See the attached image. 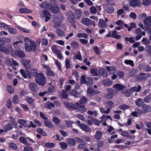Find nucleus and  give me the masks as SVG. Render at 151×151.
<instances>
[{
  "label": "nucleus",
  "mask_w": 151,
  "mask_h": 151,
  "mask_svg": "<svg viewBox=\"0 0 151 151\" xmlns=\"http://www.w3.org/2000/svg\"><path fill=\"white\" fill-rule=\"evenodd\" d=\"M25 49L27 52L35 51L37 49V44L36 42L28 37H25L24 39Z\"/></svg>",
  "instance_id": "obj_1"
},
{
  "label": "nucleus",
  "mask_w": 151,
  "mask_h": 151,
  "mask_svg": "<svg viewBox=\"0 0 151 151\" xmlns=\"http://www.w3.org/2000/svg\"><path fill=\"white\" fill-rule=\"evenodd\" d=\"M63 19L62 15L61 14H60L59 17L55 18L54 20V24L53 25V27L56 29V34L60 37L64 36L65 35V32L63 30L58 29L60 27L61 23Z\"/></svg>",
  "instance_id": "obj_2"
},
{
  "label": "nucleus",
  "mask_w": 151,
  "mask_h": 151,
  "mask_svg": "<svg viewBox=\"0 0 151 151\" xmlns=\"http://www.w3.org/2000/svg\"><path fill=\"white\" fill-rule=\"evenodd\" d=\"M35 81L38 84L43 86L46 84L45 77L43 73H40L35 78Z\"/></svg>",
  "instance_id": "obj_3"
},
{
  "label": "nucleus",
  "mask_w": 151,
  "mask_h": 151,
  "mask_svg": "<svg viewBox=\"0 0 151 151\" xmlns=\"http://www.w3.org/2000/svg\"><path fill=\"white\" fill-rule=\"evenodd\" d=\"M0 50L6 54H9L13 51L12 47L9 45L0 47Z\"/></svg>",
  "instance_id": "obj_4"
},
{
  "label": "nucleus",
  "mask_w": 151,
  "mask_h": 151,
  "mask_svg": "<svg viewBox=\"0 0 151 151\" xmlns=\"http://www.w3.org/2000/svg\"><path fill=\"white\" fill-rule=\"evenodd\" d=\"M81 82L82 83L86 84L88 86H90L93 84V81L92 79L89 77L85 79L83 76H82L81 79Z\"/></svg>",
  "instance_id": "obj_5"
},
{
  "label": "nucleus",
  "mask_w": 151,
  "mask_h": 151,
  "mask_svg": "<svg viewBox=\"0 0 151 151\" xmlns=\"http://www.w3.org/2000/svg\"><path fill=\"white\" fill-rule=\"evenodd\" d=\"M81 22L84 24L88 26H91L94 22L91 20L86 17H85L82 19L81 20Z\"/></svg>",
  "instance_id": "obj_6"
},
{
  "label": "nucleus",
  "mask_w": 151,
  "mask_h": 151,
  "mask_svg": "<svg viewBox=\"0 0 151 151\" xmlns=\"http://www.w3.org/2000/svg\"><path fill=\"white\" fill-rule=\"evenodd\" d=\"M76 109H77V111L80 113H83L85 111L86 109L85 108L81 103L77 102L76 103Z\"/></svg>",
  "instance_id": "obj_7"
},
{
  "label": "nucleus",
  "mask_w": 151,
  "mask_h": 151,
  "mask_svg": "<svg viewBox=\"0 0 151 151\" xmlns=\"http://www.w3.org/2000/svg\"><path fill=\"white\" fill-rule=\"evenodd\" d=\"M78 126L83 131L86 132H89L91 131V129L86 125L83 124H79Z\"/></svg>",
  "instance_id": "obj_8"
},
{
  "label": "nucleus",
  "mask_w": 151,
  "mask_h": 151,
  "mask_svg": "<svg viewBox=\"0 0 151 151\" xmlns=\"http://www.w3.org/2000/svg\"><path fill=\"white\" fill-rule=\"evenodd\" d=\"M64 106L69 109H76V104L69 103L67 101H64Z\"/></svg>",
  "instance_id": "obj_9"
},
{
  "label": "nucleus",
  "mask_w": 151,
  "mask_h": 151,
  "mask_svg": "<svg viewBox=\"0 0 151 151\" xmlns=\"http://www.w3.org/2000/svg\"><path fill=\"white\" fill-rule=\"evenodd\" d=\"M87 93L90 96L94 95L100 93V91L97 90H94L93 88H89L87 90Z\"/></svg>",
  "instance_id": "obj_10"
},
{
  "label": "nucleus",
  "mask_w": 151,
  "mask_h": 151,
  "mask_svg": "<svg viewBox=\"0 0 151 151\" xmlns=\"http://www.w3.org/2000/svg\"><path fill=\"white\" fill-rule=\"evenodd\" d=\"M44 68L47 71V75L49 76H54L55 74L52 71L51 69L49 67L45 65L44 64H42Z\"/></svg>",
  "instance_id": "obj_11"
},
{
  "label": "nucleus",
  "mask_w": 151,
  "mask_h": 151,
  "mask_svg": "<svg viewBox=\"0 0 151 151\" xmlns=\"http://www.w3.org/2000/svg\"><path fill=\"white\" fill-rule=\"evenodd\" d=\"M40 6L44 9H50L52 6V5L49 2H45L40 5Z\"/></svg>",
  "instance_id": "obj_12"
},
{
  "label": "nucleus",
  "mask_w": 151,
  "mask_h": 151,
  "mask_svg": "<svg viewBox=\"0 0 151 151\" xmlns=\"http://www.w3.org/2000/svg\"><path fill=\"white\" fill-rule=\"evenodd\" d=\"M20 70L22 75L24 78H27L28 77H30V74L29 71L27 70L24 71L22 69H20Z\"/></svg>",
  "instance_id": "obj_13"
},
{
  "label": "nucleus",
  "mask_w": 151,
  "mask_h": 151,
  "mask_svg": "<svg viewBox=\"0 0 151 151\" xmlns=\"http://www.w3.org/2000/svg\"><path fill=\"white\" fill-rule=\"evenodd\" d=\"M129 2L130 5L132 7L138 6L140 4V2L137 0H131Z\"/></svg>",
  "instance_id": "obj_14"
},
{
  "label": "nucleus",
  "mask_w": 151,
  "mask_h": 151,
  "mask_svg": "<svg viewBox=\"0 0 151 151\" xmlns=\"http://www.w3.org/2000/svg\"><path fill=\"white\" fill-rule=\"evenodd\" d=\"M122 94H124L127 97H129L133 94L130 88L129 89L124 90L122 91Z\"/></svg>",
  "instance_id": "obj_15"
},
{
  "label": "nucleus",
  "mask_w": 151,
  "mask_h": 151,
  "mask_svg": "<svg viewBox=\"0 0 151 151\" xmlns=\"http://www.w3.org/2000/svg\"><path fill=\"white\" fill-rule=\"evenodd\" d=\"M103 136V133L100 131H97L94 136V138L96 140H100Z\"/></svg>",
  "instance_id": "obj_16"
},
{
  "label": "nucleus",
  "mask_w": 151,
  "mask_h": 151,
  "mask_svg": "<svg viewBox=\"0 0 151 151\" xmlns=\"http://www.w3.org/2000/svg\"><path fill=\"white\" fill-rule=\"evenodd\" d=\"M98 73L99 75L104 77H106L108 74L106 70L104 68H101L98 70Z\"/></svg>",
  "instance_id": "obj_17"
},
{
  "label": "nucleus",
  "mask_w": 151,
  "mask_h": 151,
  "mask_svg": "<svg viewBox=\"0 0 151 151\" xmlns=\"http://www.w3.org/2000/svg\"><path fill=\"white\" fill-rule=\"evenodd\" d=\"M15 55L21 58H24L25 57V55L24 52L21 50H16L15 52Z\"/></svg>",
  "instance_id": "obj_18"
},
{
  "label": "nucleus",
  "mask_w": 151,
  "mask_h": 151,
  "mask_svg": "<svg viewBox=\"0 0 151 151\" xmlns=\"http://www.w3.org/2000/svg\"><path fill=\"white\" fill-rule=\"evenodd\" d=\"M30 61L29 60H24L22 62L23 64L24 67L27 69H28L31 67V65L30 64Z\"/></svg>",
  "instance_id": "obj_19"
},
{
  "label": "nucleus",
  "mask_w": 151,
  "mask_h": 151,
  "mask_svg": "<svg viewBox=\"0 0 151 151\" xmlns=\"http://www.w3.org/2000/svg\"><path fill=\"white\" fill-rule=\"evenodd\" d=\"M107 70L111 74H113L116 71V68L114 66H112L109 67L107 66L106 67Z\"/></svg>",
  "instance_id": "obj_20"
},
{
  "label": "nucleus",
  "mask_w": 151,
  "mask_h": 151,
  "mask_svg": "<svg viewBox=\"0 0 151 151\" xmlns=\"http://www.w3.org/2000/svg\"><path fill=\"white\" fill-rule=\"evenodd\" d=\"M68 19L69 22L72 24H73L75 22V18L73 13L71 12L70 14L68 15Z\"/></svg>",
  "instance_id": "obj_21"
},
{
  "label": "nucleus",
  "mask_w": 151,
  "mask_h": 151,
  "mask_svg": "<svg viewBox=\"0 0 151 151\" xmlns=\"http://www.w3.org/2000/svg\"><path fill=\"white\" fill-rule=\"evenodd\" d=\"M144 24L145 25L151 26V17H147L144 21Z\"/></svg>",
  "instance_id": "obj_22"
},
{
  "label": "nucleus",
  "mask_w": 151,
  "mask_h": 151,
  "mask_svg": "<svg viewBox=\"0 0 151 151\" xmlns=\"http://www.w3.org/2000/svg\"><path fill=\"white\" fill-rule=\"evenodd\" d=\"M19 141L25 145L28 146L29 145V143L27 141V137H21L19 139Z\"/></svg>",
  "instance_id": "obj_23"
},
{
  "label": "nucleus",
  "mask_w": 151,
  "mask_h": 151,
  "mask_svg": "<svg viewBox=\"0 0 151 151\" xmlns=\"http://www.w3.org/2000/svg\"><path fill=\"white\" fill-rule=\"evenodd\" d=\"M135 103L136 106L139 107H142L144 103L143 100L140 98H138L135 101Z\"/></svg>",
  "instance_id": "obj_24"
},
{
  "label": "nucleus",
  "mask_w": 151,
  "mask_h": 151,
  "mask_svg": "<svg viewBox=\"0 0 151 151\" xmlns=\"http://www.w3.org/2000/svg\"><path fill=\"white\" fill-rule=\"evenodd\" d=\"M125 87L124 86L117 83L114 85L113 88H115L116 90L120 91L123 89Z\"/></svg>",
  "instance_id": "obj_25"
},
{
  "label": "nucleus",
  "mask_w": 151,
  "mask_h": 151,
  "mask_svg": "<svg viewBox=\"0 0 151 151\" xmlns=\"http://www.w3.org/2000/svg\"><path fill=\"white\" fill-rule=\"evenodd\" d=\"M69 93L71 95L76 97H79L81 96V94L80 93L73 89L69 91Z\"/></svg>",
  "instance_id": "obj_26"
},
{
  "label": "nucleus",
  "mask_w": 151,
  "mask_h": 151,
  "mask_svg": "<svg viewBox=\"0 0 151 151\" xmlns=\"http://www.w3.org/2000/svg\"><path fill=\"white\" fill-rule=\"evenodd\" d=\"M132 93L134 92H139L141 90L142 87L140 85H138L137 87L134 86L130 88Z\"/></svg>",
  "instance_id": "obj_27"
},
{
  "label": "nucleus",
  "mask_w": 151,
  "mask_h": 151,
  "mask_svg": "<svg viewBox=\"0 0 151 151\" xmlns=\"http://www.w3.org/2000/svg\"><path fill=\"white\" fill-rule=\"evenodd\" d=\"M98 25L100 27L103 28H105L107 26L106 23L103 19H100L99 20Z\"/></svg>",
  "instance_id": "obj_28"
},
{
  "label": "nucleus",
  "mask_w": 151,
  "mask_h": 151,
  "mask_svg": "<svg viewBox=\"0 0 151 151\" xmlns=\"http://www.w3.org/2000/svg\"><path fill=\"white\" fill-rule=\"evenodd\" d=\"M19 11L21 13H30L32 11L27 8H22L19 9Z\"/></svg>",
  "instance_id": "obj_29"
},
{
  "label": "nucleus",
  "mask_w": 151,
  "mask_h": 151,
  "mask_svg": "<svg viewBox=\"0 0 151 151\" xmlns=\"http://www.w3.org/2000/svg\"><path fill=\"white\" fill-rule=\"evenodd\" d=\"M44 124L47 127L52 128L55 127L54 125L52 123L48 120H45L44 121Z\"/></svg>",
  "instance_id": "obj_30"
},
{
  "label": "nucleus",
  "mask_w": 151,
  "mask_h": 151,
  "mask_svg": "<svg viewBox=\"0 0 151 151\" xmlns=\"http://www.w3.org/2000/svg\"><path fill=\"white\" fill-rule=\"evenodd\" d=\"M60 11V9L58 6L55 4L53 7H52L51 9V12H52L56 14L58 12Z\"/></svg>",
  "instance_id": "obj_31"
},
{
  "label": "nucleus",
  "mask_w": 151,
  "mask_h": 151,
  "mask_svg": "<svg viewBox=\"0 0 151 151\" xmlns=\"http://www.w3.org/2000/svg\"><path fill=\"white\" fill-rule=\"evenodd\" d=\"M68 145L70 146H73L76 144L75 140L72 138L68 139L66 140Z\"/></svg>",
  "instance_id": "obj_32"
},
{
  "label": "nucleus",
  "mask_w": 151,
  "mask_h": 151,
  "mask_svg": "<svg viewBox=\"0 0 151 151\" xmlns=\"http://www.w3.org/2000/svg\"><path fill=\"white\" fill-rule=\"evenodd\" d=\"M101 83L103 85L106 86H109L112 84V82L108 79L102 80Z\"/></svg>",
  "instance_id": "obj_33"
},
{
  "label": "nucleus",
  "mask_w": 151,
  "mask_h": 151,
  "mask_svg": "<svg viewBox=\"0 0 151 151\" xmlns=\"http://www.w3.org/2000/svg\"><path fill=\"white\" fill-rule=\"evenodd\" d=\"M29 86L30 88L32 91H35L37 88V84L34 83H30Z\"/></svg>",
  "instance_id": "obj_34"
},
{
  "label": "nucleus",
  "mask_w": 151,
  "mask_h": 151,
  "mask_svg": "<svg viewBox=\"0 0 151 151\" xmlns=\"http://www.w3.org/2000/svg\"><path fill=\"white\" fill-rule=\"evenodd\" d=\"M143 108L145 113H147L151 110L150 106L148 105L144 104Z\"/></svg>",
  "instance_id": "obj_35"
},
{
  "label": "nucleus",
  "mask_w": 151,
  "mask_h": 151,
  "mask_svg": "<svg viewBox=\"0 0 151 151\" xmlns=\"http://www.w3.org/2000/svg\"><path fill=\"white\" fill-rule=\"evenodd\" d=\"M107 91L109 93L107 94L106 98L108 99H110L112 98L113 96V90L111 88H109L107 89Z\"/></svg>",
  "instance_id": "obj_36"
},
{
  "label": "nucleus",
  "mask_w": 151,
  "mask_h": 151,
  "mask_svg": "<svg viewBox=\"0 0 151 151\" xmlns=\"http://www.w3.org/2000/svg\"><path fill=\"white\" fill-rule=\"evenodd\" d=\"M117 32L116 30H113L112 31V34L111 35V37L117 39H119L121 38V36L117 34Z\"/></svg>",
  "instance_id": "obj_37"
},
{
  "label": "nucleus",
  "mask_w": 151,
  "mask_h": 151,
  "mask_svg": "<svg viewBox=\"0 0 151 151\" xmlns=\"http://www.w3.org/2000/svg\"><path fill=\"white\" fill-rule=\"evenodd\" d=\"M9 148L11 149L14 150H16L17 149V147L16 144L11 142L9 143Z\"/></svg>",
  "instance_id": "obj_38"
},
{
  "label": "nucleus",
  "mask_w": 151,
  "mask_h": 151,
  "mask_svg": "<svg viewBox=\"0 0 151 151\" xmlns=\"http://www.w3.org/2000/svg\"><path fill=\"white\" fill-rule=\"evenodd\" d=\"M19 123L22 125L27 127V122L24 119H19L18 120Z\"/></svg>",
  "instance_id": "obj_39"
},
{
  "label": "nucleus",
  "mask_w": 151,
  "mask_h": 151,
  "mask_svg": "<svg viewBox=\"0 0 151 151\" xmlns=\"http://www.w3.org/2000/svg\"><path fill=\"white\" fill-rule=\"evenodd\" d=\"M75 14L76 15V18L78 19L81 16L82 14V12L81 10L80 9H76L75 10Z\"/></svg>",
  "instance_id": "obj_40"
},
{
  "label": "nucleus",
  "mask_w": 151,
  "mask_h": 151,
  "mask_svg": "<svg viewBox=\"0 0 151 151\" xmlns=\"http://www.w3.org/2000/svg\"><path fill=\"white\" fill-rule=\"evenodd\" d=\"M51 47L53 52L55 54H56L60 51L58 49L56 45H52L51 46Z\"/></svg>",
  "instance_id": "obj_41"
},
{
  "label": "nucleus",
  "mask_w": 151,
  "mask_h": 151,
  "mask_svg": "<svg viewBox=\"0 0 151 151\" xmlns=\"http://www.w3.org/2000/svg\"><path fill=\"white\" fill-rule=\"evenodd\" d=\"M72 47L74 49H76L79 46L78 43L76 41L72 42L70 44Z\"/></svg>",
  "instance_id": "obj_42"
},
{
  "label": "nucleus",
  "mask_w": 151,
  "mask_h": 151,
  "mask_svg": "<svg viewBox=\"0 0 151 151\" xmlns=\"http://www.w3.org/2000/svg\"><path fill=\"white\" fill-rule=\"evenodd\" d=\"M54 106V104L50 102H47L45 105V107L49 109H52Z\"/></svg>",
  "instance_id": "obj_43"
},
{
  "label": "nucleus",
  "mask_w": 151,
  "mask_h": 151,
  "mask_svg": "<svg viewBox=\"0 0 151 151\" xmlns=\"http://www.w3.org/2000/svg\"><path fill=\"white\" fill-rule=\"evenodd\" d=\"M55 91V88L54 86H50L48 89V92L49 94H53Z\"/></svg>",
  "instance_id": "obj_44"
},
{
  "label": "nucleus",
  "mask_w": 151,
  "mask_h": 151,
  "mask_svg": "<svg viewBox=\"0 0 151 151\" xmlns=\"http://www.w3.org/2000/svg\"><path fill=\"white\" fill-rule=\"evenodd\" d=\"M138 72L137 70L135 69H132L129 70V75L130 76L132 77L134 76L136 73Z\"/></svg>",
  "instance_id": "obj_45"
},
{
  "label": "nucleus",
  "mask_w": 151,
  "mask_h": 151,
  "mask_svg": "<svg viewBox=\"0 0 151 151\" xmlns=\"http://www.w3.org/2000/svg\"><path fill=\"white\" fill-rule=\"evenodd\" d=\"M77 36L78 38H83L86 39L88 37V35L86 33H78L77 34Z\"/></svg>",
  "instance_id": "obj_46"
},
{
  "label": "nucleus",
  "mask_w": 151,
  "mask_h": 151,
  "mask_svg": "<svg viewBox=\"0 0 151 151\" xmlns=\"http://www.w3.org/2000/svg\"><path fill=\"white\" fill-rule=\"evenodd\" d=\"M31 74L33 76H35V78L38 75V74L37 73V70L35 69H32L31 70Z\"/></svg>",
  "instance_id": "obj_47"
},
{
  "label": "nucleus",
  "mask_w": 151,
  "mask_h": 151,
  "mask_svg": "<svg viewBox=\"0 0 151 151\" xmlns=\"http://www.w3.org/2000/svg\"><path fill=\"white\" fill-rule=\"evenodd\" d=\"M8 28L9 32L12 34H16L17 32L16 30L14 28L9 27Z\"/></svg>",
  "instance_id": "obj_48"
},
{
  "label": "nucleus",
  "mask_w": 151,
  "mask_h": 151,
  "mask_svg": "<svg viewBox=\"0 0 151 151\" xmlns=\"http://www.w3.org/2000/svg\"><path fill=\"white\" fill-rule=\"evenodd\" d=\"M37 132L43 136H47V134L42 129L38 128L37 130Z\"/></svg>",
  "instance_id": "obj_49"
},
{
  "label": "nucleus",
  "mask_w": 151,
  "mask_h": 151,
  "mask_svg": "<svg viewBox=\"0 0 151 151\" xmlns=\"http://www.w3.org/2000/svg\"><path fill=\"white\" fill-rule=\"evenodd\" d=\"M53 122L57 124L61 122L60 119L58 117L56 116H53L52 119Z\"/></svg>",
  "instance_id": "obj_50"
},
{
  "label": "nucleus",
  "mask_w": 151,
  "mask_h": 151,
  "mask_svg": "<svg viewBox=\"0 0 151 151\" xmlns=\"http://www.w3.org/2000/svg\"><path fill=\"white\" fill-rule=\"evenodd\" d=\"M17 28L18 29L23 32H25L27 33H29L30 32V30L29 29H26L20 26H17Z\"/></svg>",
  "instance_id": "obj_51"
},
{
  "label": "nucleus",
  "mask_w": 151,
  "mask_h": 151,
  "mask_svg": "<svg viewBox=\"0 0 151 151\" xmlns=\"http://www.w3.org/2000/svg\"><path fill=\"white\" fill-rule=\"evenodd\" d=\"M124 63L126 64L130 65L132 66H133L134 65L133 61L131 60H124Z\"/></svg>",
  "instance_id": "obj_52"
},
{
  "label": "nucleus",
  "mask_w": 151,
  "mask_h": 151,
  "mask_svg": "<svg viewBox=\"0 0 151 151\" xmlns=\"http://www.w3.org/2000/svg\"><path fill=\"white\" fill-rule=\"evenodd\" d=\"M141 41L143 44L145 45H149L150 43L149 40L146 38H144Z\"/></svg>",
  "instance_id": "obj_53"
},
{
  "label": "nucleus",
  "mask_w": 151,
  "mask_h": 151,
  "mask_svg": "<svg viewBox=\"0 0 151 151\" xmlns=\"http://www.w3.org/2000/svg\"><path fill=\"white\" fill-rule=\"evenodd\" d=\"M87 114L90 115H93V114L95 116H97L98 115V111L96 110H95L93 111H91L89 110L87 112Z\"/></svg>",
  "instance_id": "obj_54"
},
{
  "label": "nucleus",
  "mask_w": 151,
  "mask_h": 151,
  "mask_svg": "<svg viewBox=\"0 0 151 151\" xmlns=\"http://www.w3.org/2000/svg\"><path fill=\"white\" fill-rule=\"evenodd\" d=\"M110 110V108H108L107 110H104V108H100V111L101 113L104 114H108L109 113Z\"/></svg>",
  "instance_id": "obj_55"
},
{
  "label": "nucleus",
  "mask_w": 151,
  "mask_h": 151,
  "mask_svg": "<svg viewBox=\"0 0 151 151\" xmlns=\"http://www.w3.org/2000/svg\"><path fill=\"white\" fill-rule=\"evenodd\" d=\"M26 100L27 102L30 104H33L34 101V99L31 97L27 96Z\"/></svg>",
  "instance_id": "obj_56"
},
{
  "label": "nucleus",
  "mask_w": 151,
  "mask_h": 151,
  "mask_svg": "<svg viewBox=\"0 0 151 151\" xmlns=\"http://www.w3.org/2000/svg\"><path fill=\"white\" fill-rule=\"evenodd\" d=\"M106 11L108 13L111 14L114 11V8L113 6H111L109 7H107L106 9Z\"/></svg>",
  "instance_id": "obj_57"
},
{
  "label": "nucleus",
  "mask_w": 151,
  "mask_h": 151,
  "mask_svg": "<svg viewBox=\"0 0 151 151\" xmlns=\"http://www.w3.org/2000/svg\"><path fill=\"white\" fill-rule=\"evenodd\" d=\"M65 66L66 69L70 68L71 65L70 62L68 59H66L65 61Z\"/></svg>",
  "instance_id": "obj_58"
},
{
  "label": "nucleus",
  "mask_w": 151,
  "mask_h": 151,
  "mask_svg": "<svg viewBox=\"0 0 151 151\" xmlns=\"http://www.w3.org/2000/svg\"><path fill=\"white\" fill-rule=\"evenodd\" d=\"M83 143H81L78 145V147L79 148L82 149H84L87 147V146L86 144L85 143H84V142Z\"/></svg>",
  "instance_id": "obj_59"
},
{
  "label": "nucleus",
  "mask_w": 151,
  "mask_h": 151,
  "mask_svg": "<svg viewBox=\"0 0 151 151\" xmlns=\"http://www.w3.org/2000/svg\"><path fill=\"white\" fill-rule=\"evenodd\" d=\"M55 63L57 66L58 67V69L60 71L62 70V65L60 62L58 60H55Z\"/></svg>",
  "instance_id": "obj_60"
},
{
  "label": "nucleus",
  "mask_w": 151,
  "mask_h": 151,
  "mask_svg": "<svg viewBox=\"0 0 151 151\" xmlns=\"http://www.w3.org/2000/svg\"><path fill=\"white\" fill-rule=\"evenodd\" d=\"M60 147L62 149H65L68 147L67 143L63 142H61L60 143Z\"/></svg>",
  "instance_id": "obj_61"
},
{
  "label": "nucleus",
  "mask_w": 151,
  "mask_h": 151,
  "mask_svg": "<svg viewBox=\"0 0 151 151\" xmlns=\"http://www.w3.org/2000/svg\"><path fill=\"white\" fill-rule=\"evenodd\" d=\"M41 57V59L42 61H41V64L42 65V64H43V63H44V62H43V61H47L48 60V58L47 55H42Z\"/></svg>",
  "instance_id": "obj_62"
},
{
  "label": "nucleus",
  "mask_w": 151,
  "mask_h": 151,
  "mask_svg": "<svg viewBox=\"0 0 151 151\" xmlns=\"http://www.w3.org/2000/svg\"><path fill=\"white\" fill-rule=\"evenodd\" d=\"M12 128V126L11 124L9 123L6 124L4 127V129L6 130H9Z\"/></svg>",
  "instance_id": "obj_63"
},
{
  "label": "nucleus",
  "mask_w": 151,
  "mask_h": 151,
  "mask_svg": "<svg viewBox=\"0 0 151 151\" xmlns=\"http://www.w3.org/2000/svg\"><path fill=\"white\" fill-rule=\"evenodd\" d=\"M93 50L96 54L99 55L100 54L99 48L97 46L94 47L93 48Z\"/></svg>",
  "instance_id": "obj_64"
}]
</instances>
